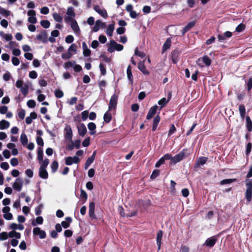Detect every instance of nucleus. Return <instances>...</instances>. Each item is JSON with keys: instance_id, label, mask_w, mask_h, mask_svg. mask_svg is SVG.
<instances>
[{"instance_id": "1", "label": "nucleus", "mask_w": 252, "mask_h": 252, "mask_svg": "<svg viewBox=\"0 0 252 252\" xmlns=\"http://www.w3.org/2000/svg\"><path fill=\"white\" fill-rule=\"evenodd\" d=\"M123 45L117 43L114 40L112 39L110 40L107 51L109 53H112L114 52L115 50L121 51L123 50Z\"/></svg>"}, {"instance_id": "2", "label": "nucleus", "mask_w": 252, "mask_h": 252, "mask_svg": "<svg viewBox=\"0 0 252 252\" xmlns=\"http://www.w3.org/2000/svg\"><path fill=\"white\" fill-rule=\"evenodd\" d=\"M118 96L116 94H114L110 99L108 109L111 111L112 109H115L117 105Z\"/></svg>"}, {"instance_id": "3", "label": "nucleus", "mask_w": 252, "mask_h": 252, "mask_svg": "<svg viewBox=\"0 0 252 252\" xmlns=\"http://www.w3.org/2000/svg\"><path fill=\"white\" fill-rule=\"evenodd\" d=\"M201 63H204L207 66H209L211 64V60L207 56H204L199 58L197 61V64L199 66H202L203 65L201 64Z\"/></svg>"}, {"instance_id": "4", "label": "nucleus", "mask_w": 252, "mask_h": 252, "mask_svg": "<svg viewBox=\"0 0 252 252\" xmlns=\"http://www.w3.org/2000/svg\"><path fill=\"white\" fill-rule=\"evenodd\" d=\"M217 241V236H213L207 239L205 242L204 245L209 248H212L215 246Z\"/></svg>"}, {"instance_id": "5", "label": "nucleus", "mask_w": 252, "mask_h": 252, "mask_svg": "<svg viewBox=\"0 0 252 252\" xmlns=\"http://www.w3.org/2000/svg\"><path fill=\"white\" fill-rule=\"evenodd\" d=\"M185 157L184 152H181L178 154L175 155L174 157H172V161H171V164H176L184 159Z\"/></svg>"}, {"instance_id": "6", "label": "nucleus", "mask_w": 252, "mask_h": 252, "mask_svg": "<svg viewBox=\"0 0 252 252\" xmlns=\"http://www.w3.org/2000/svg\"><path fill=\"white\" fill-rule=\"evenodd\" d=\"M23 187V180L20 178H18L16 179L15 182L13 184V188L17 191L21 190Z\"/></svg>"}, {"instance_id": "7", "label": "nucleus", "mask_w": 252, "mask_h": 252, "mask_svg": "<svg viewBox=\"0 0 252 252\" xmlns=\"http://www.w3.org/2000/svg\"><path fill=\"white\" fill-rule=\"evenodd\" d=\"M72 131L70 126H67L64 128V137L66 140L71 141L72 138Z\"/></svg>"}, {"instance_id": "8", "label": "nucleus", "mask_w": 252, "mask_h": 252, "mask_svg": "<svg viewBox=\"0 0 252 252\" xmlns=\"http://www.w3.org/2000/svg\"><path fill=\"white\" fill-rule=\"evenodd\" d=\"M208 160V158L205 157H199L194 165V169H197L200 165L205 164Z\"/></svg>"}, {"instance_id": "9", "label": "nucleus", "mask_w": 252, "mask_h": 252, "mask_svg": "<svg viewBox=\"0 0 252 252\" xmlns=\"http://www.w3.org/2000/svg\"><path fill=\"white\" fill-rule=\"evenodd\" d=\"M33 234L34 235H39L40 239H44L46 237V232L38 227L33 228Z\"/></svg>"}, {"instance_id": "10", "label": "nucleus", "mask_w": 252, "mask_h": 252, "mask_svg": "<svg viewBox=\"0 0 252 252\" xmlns=\"http://www.w3.org/2000/svg\"><path fill=\"white\" fill-rule=\"evenodd\" d=\"M95 203L94 202H91L89 206V215L92 219H95L96 216L94 214Z\"/></svg>"}, {"instance_id": "11", "label": "nucleus", "mask_w": 252, "mask_h": 252, "mask_svg": "<svg viewBox=\"0 0 252 252\" xmlns=\"http://www.w3.org/2000/svg\"><path fill=\"white\" fill-rule=\"evenodd\" d=\"M180 53V51L177 49H176L172 51L171 59L173 63L176 64L177 63L178 61L179 56Z\"/></svg>"}, {"instance_id": "12", "label": "nucleus", "mask_w": 252, "mask_h": 252, "mask_svg": "<svg viewBox=\"0 0 252 252\" xmlns=\"http://www.w3.org/2000/svg\"><path fill=\"white\" fill-rule=\"evenodd\" d=\"M158 108V106L157 105H155L152 106L149 110V112L147 114L146 119L147 120H150L152 119L154 116L156 114L157 112V110Z\"/></svg>"}, {"instance_id": "13", "label": "nucleus", "mask_w": 252, "mask_h": 252, "mask_svg": "<svg viewBox=\"0 0 252 252\" xmlns=\"http://www.w3.org/2000/svg\"><path fill=\"white\" fill-rule=\"evenodd\" d=\"M78 134L80 136H84L87 132V128L83 123H80L77 126Z\"/></svg>"}, {"instance_id": "14", "label": "nucleus", "mask_w": 252, "mask_h": 252, "mask_svg": "<svg viewBox=\"0 0 252 252\" xmlns=\"http://www.w3.org/2000/svg\"><path fill=\"white\" fill-rule=\"evenodd\" d=\"M96 154V151H94L92 155L86 161L85 163V169H87L90 165L94 162Z\"/></svg>"}, {"instance_id": "15", "label": "nucleus", "mask_w": 252, "mask_h": 252, "mask_svg": "<svg viewBox=\"0 0 252 252\" xmlns=\"http://www.w3.org/2000/svg\"><path fill=\"white\" fill-rule=\"evenodd\" d=\"M36 39L43 43L47 42V34L45 31L42 30L40 33L36 35Z\"/></svg>"}, {"instance_id": "16", "label": "nucleus", "mask_w": 252, "mask_h": 252, "mask_svg": "<svg viewBox=\"0 0 252 252\" xmlns=\"http://www.w3.org/2000/svg\"><path fill=\"white\" fill-rule=\"evenodd\" d=\"M94 10L99 14L101 16L104 18H106L108 17V14L106 10L105 9H101L100 7L98 5H96L94 6Z\"/></svg>"}, {"instance_id": "17", "label": "nucleus", "mask_w": 252, "mask_h": 252, "mask_svg": "<svg viewBox=\"0 0 252 252\" xmlns=\"http://www.w3.org/2000/svg\"><path fill=\"white\" fill-rule=\"evenodd\" d=\"M195 25V21H191L189 22L182 30V35H184L186 32L189 31Z\"/></svg>"}, {"instance_id": "18", "label": "nucleus", "mask_w": 252, "mask_h": 252, "mask_svg": "<svg viewBox=\"0 0 252 252\" xmlns=\"http://www.w3.org/2000/svg\"><path fill=\"white\" fill-rule=\"evenodd\" d=\"M163 235V232L162 230H159L158 231L157 234L156 241L158 247V250H160L161 244V239Z\"/></svg>"}, {"instance_id": "19", "label": "nucleus", "mask_w": 252, "mask_h": 252, "mask_svg": "<svg viewBox=\"0 0 252 252\" xmlns=\"http://www.w3.org/2000/svg\"><path fill=\"white\" fill-rule=\"evenodd\" d=\"M138 69L145 75H148L150 72L146 69L144 62H139L137 66Z\"/></svg>"}, {"instance_id": "20", "label": "nucleus", "mask_w": 252, "mask_h": 252, "mask_svg": "<svg viewBox=\"0 0 252 252\" xmlns=\"http://www.w3.org/2000/svg\"><path fill=\"white\" fill-rule=\"evenodd\" d=\"M160 117L158 115L154 119L152 125V131H155L158 127V126L160 122Z\"/></svg>"}, {"instance_id": "21", "label": "nucleus", "mask_w": 252, "mask_h": 252, "mask_svg": "<svg viewBox=\"0 0 252 252\" xmlns=\"http://www.w3.org/2000/svg\"><path fill=\"white\" fill-rule=\"evenodd\" d=\"M82 48L83 49V54L85 57H89L91 54V50L88 48L87 45L85 42L82 43Z\"/></svg>"}, {"instance_id": "22", "label": "nucleus", "mask_w": 252, "mask_h": 252, "mask_svg": "<svg viewBox=\"0 0 252 252\" xmlns=\"http://www.w3.org/2000/svg\"><path fill=\"white\" fill-rule=\"evenodd\" d=\"M39 176L41 178L46 179L48 178V173L46 169L39 168Z\"/></svg>"}, {"instance_id": "23", "label": "nucleus", "mask_w": 252, "mask_h": 252, "mask_svg": "<svg viewBox=\"0 0 252 252\" xmlns=\"http://www.w3.org/2000/svg\"><path fill=\"white\" fill-rule=\"evenodd\" d=\"M65 220L61 222V225L64 228H67L69 227L70 223L72 222V219L70 217H67Z\"/></svg>"}, {"instance_id": "24", "label": "nucleus", "mask_w": 252, "mask_h": 252, "mask_svg": "<svg viewBox=\"0 0 252 252\" xmlns=\"http://www.w3.org/2000/svg\"><path fill=\"white\" fill-rule=\"evenodd\" d=\"M88 127L89 129L90 130V133L91 135H94L96 131V125L93 122H90L88 124Z\"/></svg>"}, {"instance_id": "25", "label": "nucleus", "mask_w": 252, "mask_h": 252, "mask_svg": "<svg viewBox=\"0 0 252 252\" xmlns=\"http://www.w3.org/2000/svg\"><path fill=\"white\" fill-rule=\"evenodd\" d=\"M126 73L128 79L129 80L130 84H132L133 82V75L132 74L131 68L130 65H129L127 67Z\"/></svg>"}, {"instance_id": "26", "label": "nucleus", "mask_w": 252, "mask_h": 252, "mask_svg": "<svg viewBox=\"0 0 252 252\" xmlns=\"http://www.w3.org/2000/svg\"><path fill=\"white\" fill-rule=\"evenodd\" d=\"M171 45V41L170 38L167 39L162 47V52H165L167 49H169Z\"/></svg>"}, {"instance_id": "27", "label": "nucleus", "mask_w": 252, "mask_h": 252, "mask_svg": "<svg viewBox=\"0 0 252 252\" xmlns=\"http://www.w3.org/2000/svg\"><path fill=\"white\" fill-rule=\"evenodd\" d=\"M114 28H115V25L113 23L111 24L108 26V27L106 30V33L108 36H112L113 32L114 30Z\"/></svg>"}, {"instance_id": "28", "label": "nucleus", "mask_w": 252, "mask_h": 252, "mask_svg": "<svg viewBox=\"0 0 252 252\" xmlns=\"http://www.w3.org/2000/svg\"><path fill=\"white\" fill-rule=\"evenodd\" d=\"M10 123L9 122L2 120L0 121V129L3 130L9 127Z\"/></svg>"}, {"instance_id": "29", "label": "nucleus", "mask_w": 252, "mask_h": 252, "mask_svg": "<svg viewBox=\"0 0 252 252\" xmlns=\"http://www.w3.org/2000/svg\"><path fill=\"white\" fill-rule=\"evenodd\" d=\"M109 111L108 110L105 112L103 116L104 121L106 123H109L112 120V115Z\"/></svg>"}, {"instance_id": "30", "label": "nucleus", "mask_w": 252, "mask_h": 252, "mask_svg": "<svg viewBox=\"0 0 252 252\" xmlns=\"http://www.w3.org/2000/svg\"><path fill=\"white\" fill-rule=\"evenodd\" d=\"M72 30L75 32H79L80 31V29L79 26L75 20H73L70 24Z\"/></svg>"}, {"instance_id": "31", "label": "nucleus", "mask_w": 252, "mask_h": 252, "mask_svg": "<svg viewBox=\"0 0 252 252\" xmlns=\"http://www.w3.org/2000/svg\"><path fill=\"white\" fill-rule=\"evenodd\" d=\"M245 197L248 202H250L252 199V189H247L245 193Z\"/></svg>"}, {"instance_id": "32", "label": "nucleus", "mask_w": 252, "mask_h": 252, "mask_svg": "<svg viewBox=\"0 0 252 252\" xmlns=\"http://www.w3.org/2000/svg\"><path fill=\"white\" fill-rule=\"evenodd\" d=\"M246 123H247V130L251 132L252 131V122L251 120L250 117L249 116H247L246 118Z\"/></svg>"}, {"instance_id": "33", "label": "nucleus", "mask_w": 252, "mask_h": 252, "mask_svg": "<svg viewBox=\"0 0 252 252\" xmlns=\"http://www.w3.org/2000/svg\"><path fill=\"white\" fill-rule=\"evenodd\" d=\"M20 141L23 146L27 145L28 139L26 134L25 133H22L20 136Z\"/></svg>"}, {"instance_id": "34", "label": "nucleus", "mask_w": 252, "mask_h": 252, "mask_svg": "<svg viewBox=\"0 0 252 252\" xmlns=\"http://www.w3.org/2000/svg\"><path fill=\"white\" fill-rule=\"evenodd\" d=\"M239 110L241 117L244 119L246 114V109L245 106L241 104L239 106Z\"/></svg>"}, {"instance_id": "35", "label": "nucleus", "mask_w": 252, "mask_h": 252, "mask_svg": "<svg viewBox=\"0 0 252 252\" xmlns=\"http://www.w3.org/2000/svg\"><path fill=\"white\" fill-rule=\"evenodd\" d=\"M58 167H59L58 162L56 160L53 161L51 165V168L52 172L53 173H55L57 171V170L58 169Z\"/></svg>"}, {"instance_id": "36", "label": "nucleus", "mask_w": 252, "mask_h": 252, "mask_svg": "<svg viewBox=\"0 0 252 252\" xmlns=\"http://www.w3.org/2000/svg\"><path fill=\"white\" fill-rule=\"evenodd\" d=\"M8 236L10 238L15 237L16 239H20L21 237V234L19 232H17L14 230H12L8 233Z\"/></svg>"}, {"instance_id": "37", "label": "nucleus", "mask_w": 252, "mask_h": 252, "mask_svg": "<svg viewBox=\"0 0 252 252\" xmlns=\"http://www.w3.org/2000/svg\"><path fill=\"white\" fill-rule=\"evenodd\" d=\"M43 219L42 217L39 216L36 218L35 221L33 220L32 222V224L33 226H35L36 224H41L43 223Z\"/></svg>"}, {"instance_id": "38", "label": "nucleus", "mask_w": 252, "mask_h": 252, "mask_svg": "<svg viewBox=\"0 0 252 252\" xmlns=\"http://www.w3.org/2000/svg\"><path fill=\"white\" fill-rule=\"evenodd\" d=\"M43 152L41 148L38 147L37 149V159L40 162L43 159Z\"/></svg>"}, {"instance_id": "39", "label": "nucleus", "mask_w": 252, "mask_h": 252, "mask_svg": "<svg viewBox=\"0 0 252 252\" xmlns=\"http://www.w3.org/2000/svg\"><path fill=\"white\" fill-rule=\"evenodd\" d=\"M236 181H237V179L235 178L224 179L220 181V184L221 185H225V184H231L233 182H236Z\"/></svg>"}, {"instance_id": "40", "label": "nucleus", "mask_w": 252, "mask_h": 252, "mask_svg": "<svg viewBox=\"0 0 252 252\" xmlns=\"http://www.w3.org/2000/svg\"><path fill=\"white\" fill-rule=\"evenodd\" d=\"M53 17L56 22L61 23L63 21V17L57 13H54L53 14Z\"/></svg>"}, {"instance_id": "41", "label": "nucleus", "mask_w": 252, "mask_h": 252, "mask_svg": "<svg viewBox=\"0 0 252 252\" xmlns=\"http://www.w3.org/2000/svg\"><path fill=\"white\" fill-rule=\"evenodd\" d=\"M20 92L24 96L27 95L29 93L28 86L25 84L24 87L23 86L21 88H20Z\"/></svg>"}, {"instance_id": "42", "label": "nucleus", "mask_w": 252, "mask_h": 252, "mask_svg": "<svg viewBox=\"0 0 252 252\" xmlns=\"http://www.w3.org/2000/svg\"><path fill=\"white\" fill-rule=\"evenodd\" d=\"M100 20H97L95 22V25L93 27L92 31L94 32H97L100 27Z\"/></svg>"}, {"instance_id": "43", "label": "nucleus", "mask_w": 252, "mask_h": 252, "mask_svg": "<svg viewBox=\"0 0 252 252\" xmlns=\"http://www.w3.org/2000/svg\"><path fill=\"white\" fill-rule=\"evenodd\" d=\"M66 14L71 17H75V16L74 8L72 7H69L67 8Z\"/></svg>"}, {"instance_id": "44", "label": "nucleus", "mask_w": 252, "mask_h": 252, "mask_svg": "<svg viewBox=\"0 0 252 252\" xmlns=\"http://www.w3.org/2000/svg\"><path fill=\"white\" fill-rule=\"evenodd\" d=\"M246 83L247 84V91L249 92L252 89V77H250Z\"/></svg>"}, {"instance_id": "45", "label": "nucleus", "mask_w": 252, "mask_h": 252, "mask_svg": "<svg viewBox=\"0 0 252 252\" xmlns=\"http://www.w3.org/2000/svg\"><path fill=\"white\" fill-rule=\"evenodd\" d=\"M40 24L42 27L45 29L48 28L50 26V22L47 20H43L41 21Z\"/></svg>"}, {"instance_id": "46", "label": "nucleus", "mask_w": 252, "mask_h": 252, "mask_svg": "<svg viewBox=\"0 0 252 252\" xmlns=\"http://www.w3.org/2000/svg\"><path fill=\"white\" fill-rule=\"evenodd\" d=\"M55 95L57 98H60L63 96V93L62 90L57 89L55 91Z\"/></svg>"}, {"instance_id": "47", "label": "nucleus", "mask_w": 252, "mask_h": 252, "mask_svg": "<svg viewBox=\"0 0 252 252\" xmlns=\"http://www.w3.org/2000/svg\"><path fill=\"white\" fill-rule=\"evenodd\" d=\"M0 13L6 17H7L10 15L11 12L9 10L0 7Z\"/></svg>"}, {"instance_id": "48", "label": "nucleus", "mask_w": 252, "mask_h": 252, "mask_svg": "<svg viewBox=\"0 0 252 252\" xmlns=\"http://www.w3.org/2000/svg\"><path fill=\"white\" fill-rule=\"evenodd\" d=\"M80 196L82 200L84 199L83 203H85L87 200L88 195L86 192L82 189H81Z\"/></svg>"}, {"instance_id": "49", "label": "nucleus", "mask_w": 252, "mask_h": 252, "mask_svg": "<svg viewBox=\"0 0 252 252\" xmlns=\"http://www.w3.org/2000/svg\"><path fill=\"white\" fill-rule=\"evenodd\" d=\"M168 100H166L165 97H163L158 101V104L161 106V108L165 106L167 103Z\"/></svg>"}, {"instance_id": "50", "label": "nucleus", "mask_w": 252, "mask_h": 252, "mask_svg": "<svg viewBox=\"0 0 252 252\" xmlns=\"http://www.w3.org/2000/svg\"><path fill=\"white\" fill-rule=\"evenodd\" d=\"M246 28V26L245 24L241 23L238 25V26L236 28V31L238 32H242Z\"/></svg>"}, {"instance_id": "51", "label": "nucleus", "mask_w": 252, "mask_h": 252, "mask_svg": "<svg viewBox=\"0 0 252 252\" xmlns=\"http://www.w3.org/2000/svg\"><path fill=\"white\" fill-rule=\"evenodd\" d=\"M72 56V54L67 51V53H63L62 54V58L63 59L65 60L71 58Z\"/></svg>"}, {"instance_id": "52", "label": "nucleus", "mask_w": 252, "mask_h": 252, "mask_svg": "<svg viewBox=\"0 0 252 252\" xmlns=\"http://www.w3.org/2000/svg\"><path fill=\"white\" fill-rule=\"evenodd\" d=\"M76 62L74 61H68L64 63V67L65 68H69L70 67L74 66V65L75 64Z\"/></svg>"}, {"instance_id": "53", "label": "nucleus", "mask_w": 252, "mask_h": 252, "mask_svg": "<svg viewBox=\"0 0 252 252\" xmlns=\"http://www.w3.org/2000/svg\"><path fill=\"white\" fill-rule=\"evenodd\" d=\"M176 183L173 180L170 181V192L175 193L176 192L175 186Z\"/></svg>"}, {"instance_id": "54", "label": "nucleus", "mask_w": 252, "mask_h": 252, "mask_svg": "<svg viewBox=\"0 0 252 252\" xmlns=\"http://www.w3.org/2000/svg\"><path fill=\"white\" fill-rule=\"evenodd\" d=\"M27 104L29 108H32L35 107L36 102L34 100L30 99L27 101Z\"/></svg>"}, {"instance_id": "55", "label": "nucleus", "mask_w": 252, "mask_h": 252, "mask_svg": "<svg viewBox=\"0 0 252 252\" xmlns=\"http://www.w3.org/2000/svg\"><path fill=\"white\" fill-rule=\"evenodd\" d=\"M176 131V128L174 124H171L170 126V129L168 133V136H170Z\"/></svg>"}, {"instance_id": "56", "label": "nucleus", "mask_w": 252, "mask_h": 252, "mask_svg": "<svg viewBox=\"0 0 252 252\" xmlns=\"http://www.w3.org/2000/svg\"><path fill=\"white\" fill-rule=\"evenodd\" d=\"M99 67L101 71V75H105L106 74V69L105 68V65L103 63H100L99 64Z\"/></svg>"}, {"instance_id": "57", "label": "nucleus", "mask_w": 252, "mask_h": 252, "mask_svg": "<svg viewBox=\"0 0 252 252\" xmlns=\"http://www.w3.org/2000/svg\"><path fill=\"white\" fill-rule=\"evenodd\" d=\"M134 54L136 56H139L142 58H143L145 57L146 55L144 52L139 51L138 48H136L134 52Z\"/></svg>"}, {"instance_id": "58", "label": "nucleus", "mask_w": 252, "mask_h": 252, "mask_svg": "<svg viewBox=\"0 0 252 252\" xmlns=\"http://www.w3.org/2000/svg\"><path fill=\"white\" fill-rule=\"evenodd\" d=\"M252 144L251 143L249 142L246 146V155L248 156L252 150Z\"/></svg>"}, {"instance_id": "59", "label": "nucleus", "mask_w": 252, "mask_h": 252, "mask_svg": "<svg viewBox=\"0 0 252 252\" xmlns=\"http://www.w3.org/2000/svg\"><path fill=\"white\" fill-rule=\"evenodd\" d=\"M42 161V162L40 165V168L46 169V168L47 167L49 163V159L48 158H45L44 160H43Z\"/></svg>"}, {"instance_id": "60", "label": "nucleus", "mask_w": 252, "mask_h": 252, "mask_svg": "<svg viewBox=\"0 0 252 252\" xmlns=\"http://www.w3.org/2000/svg\"><path fill=\"white\" fill-rule=\"evenodd\" d=\"M159 170H158V169L154 170L153 171L152 175H151V177H150L151 179H154L156 178L159 175Z\"/></svg>"}, {"instance_id": "61", "label": "nucleus", "mask_w": 252, "mask_h": 252, "mask_svg": "<svg viewBox=\"0 0 252 252\" xmlns=\"http://www.w3.org/2000/svg\"><path fill=\"white\" fill-rule=\"evenodd\" d=\"M65 164L67 165H71L73 163L72 157H67L65 158Z\"/></svg>"}, {"instance_id": "62", "label": "nucleus", "mask_w": 252, "mask_h": 252, "mask_svg": "<svg viewBox=\"0 0 252 252\" xmlns=\"http://www.w3.org/2000/svg\"><path fill=\"white\" fill-rule=\"evenodd\" d=\"M82 119L83 121H86L89 117V112L87 110L83 111L81 113Z\"/></svg>"}, {"instance_id": "63", "label": "nucleus", "mask_w": 252, "mask_h": 252, "mask_svg": "<svg viewBox=\"0 0 252 252\" xmlns=\"http://www.w3.org/2000/svg\"><path fill=\"white\" fill-rule=\"evenodd\" d=\"M90 144V137H87L85 138V139L82 142V146L83 147H88Z\"/></svg>"}, {"instance_id": "64", "label": "nucleus", "mask_w": 252, "mask_h": 252, "mask_svg": "<svg viewBox=\"0 0 252 252\" xmlns=\"http://www.w3.org/2000/svg\"><path fill=\"white\" fill-rule=\"evenodd\" d=\"M246 186L247 189H252V182L249 178H247L245 180Z\"/></svg>"}]
</instances>
